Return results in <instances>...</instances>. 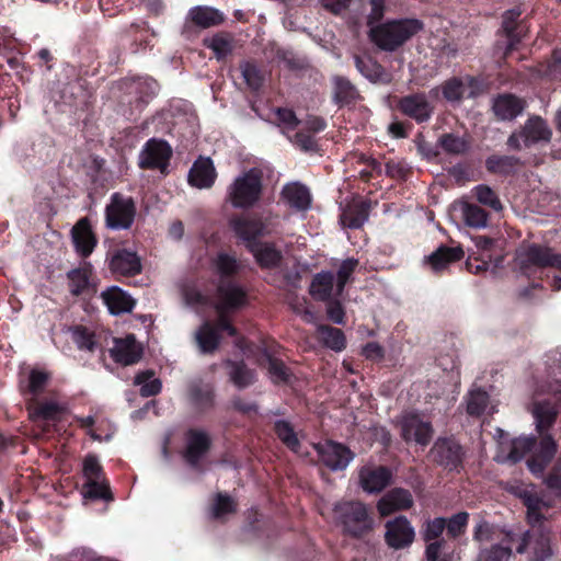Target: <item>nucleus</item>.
<instances>
[{"instance_id":"obj_1","label":"nucleus","mask_w":561,"mask_h":561,"mask_svg":"<svg viewBox=\"0 0 561 561\" xmlns=\"http://www.w3.org/2000/svg\"><path fill=\"white\" fill-rule=\"evenodd\" d=\"M511 492L518 497L526 507V519L531 527H540L549 516L556 497L533 483L517 484Z\"/></svg>"},{"instance_id":"obj_2","label":"nucleus","mask_w":561,"mask_h":561,"mask_svg":"<svg viewBox=\"0 0 561 561\" xmlns=\"http://www.w3.org/2000/svg\"><path fill=\"white\" fill-rule=\"evenodd\" d=\"M423 23L416 19L391 21L370 30L371 41L381 49L392 51L417 34Z\"/></svg>"},{"instance_id":"obj_3","label":"nucleus","mask_w":561,"mask_h":561,"mask_svg":"<svg viewBox=\"0 0 561 561\" xmlns=\"http://www.w3.org/2000/svg\"><path fill=\"white\" fill-rule=\"evenodd\" d=\"M262 172L250 169L238 175L227 188V202L234 208H250L261 198Z\"/></svg>"},{"instance_id":"obj_4","label":"nucleus","mask_w":561,"mask_h":561,"mask_svg":"<svg viewBox=\"0 0 561 561\" xmlns=\"http://www.w3.org/2000/svg\"><path fill=\"white\" fill-rule=\"evenodd\" d=\"M334 519L344 534L360 537L373 528V520L362 502H340L333 510Z\"/></svg>"},{"instance_id":"obj_5","label":"nucleus","mask_w":561,"mask_h":561,"mask_svg":"<svg viewBox=\"0 0 561 561\" xmlns=\"http://www.w3.org/2000/svg\"><path fill=\"white\" fill-rule=\"evenodd\" d=\"M515 262L525 274L547 267L561 270V253L550 247L533 243L517 249Z\"/></svg>"},{"instance_id":"obj_6","label":"nucleus","mask_w":561,"mask_h":561,"mask_svg":"<svg viewBox=\"0 0 561 561\" xmlns=\"http://www.w3.org/2000/svg\"><path fill=\"white\" fill-rule=\"evenodd\" d=\"M247 293L239 285L225 282L218 286L215 309L219 314L218 325L230 335H236V329L226 319L228 312L238 310L247 305Z\"/></svg>"},{"instance_id":"obj_7","label":"nucleus","mask_w":561,"mask_h":561,"mask_svg":"<svg viewBox=\"0 0 561 561\" xmlns=\"http://www.w3.org/2000/svg\"><path fill=\"white\" fill-rule=\"evenodd\" d=\"M136 206L131 197L114 193L105 208L106 226L113 230L128 229L135 219Z\"/></svg>"},{"instance_id":"obj_8","label":"nucleus","mask_w":561,"mask_h":561,"mask_svg":"<svg viewBox=\"0 0 561 561\" xmlns=\"http://www.w3.org/2000/svg\"><path fill=\"white\" fill-rule=\"evenodd\" d=\"M517 553H529L528 561H547L552 554L551 536L548 530L526 531L516 547Z\"/></svg>"},{"instance_id":"obj_9","label":"nucleus","mask_w":561,"mask_h":561,"mask_svg":"<svg viewBox=\"0 0 561 561\" xmlns=\"http://www.w3.org/2000/svg\"><path fill=\"white\" fill-rule=\"evenodd\" d=\"M550 138L551 129L542 118L535 116L525 123L519 133L510 136L507 145L514 150H520L539 141H549Z\"/></svg>"},{"instance_id":"obj_10","label":"nucleus","mask_w":561,"mask_h":561,"mask_svg":"<svg viewBox=\"0 0 561 561\" xmlns=\"http://www.w3.org/2000/svg\"><path fill=\"white\" fill-rule=\"evenodd\" d=\"M171 156L172 148L167 141L152 138L139 152L138 164L141 169H159L164 174Z\"/></svg>"},{"instance_id":"obj_11","label":"nucleus","mask_w":561,"mask_h":561,"mask_svg":"<svg viewBox=\"0 0 561 561\" xmlns=\"http://www.w3.org/2000/svg\"><path fill=\"white\" fill-rule=\"evenodd\" d=\"M401 436L407 443L427 446L433 438L434 428L431 422L423 420L419 414L408 413L400 420Z\"/></svg>"},{"instance_id":"obj_12","label":"nucleus","mask_w":561,"mask_h":561,"mask_svg":"<svg viewBox=\"0 0 561 561\" xmlns=\"http://www.w3.org/2000/svg\"><path fill=\"white\" fill-rule=\"evenodd\" d=\"M385 528V541L391 549H405L415 539V529L405 516H398L388 520Z\"/></svg>"},{"instance_id":"obj_13","label":"nucleus","mask_w":561,"mask_h":561,"mask_svg":"<svg viewBox=\"0 0 561 561\" xmlns=\"http://www.w3.org/2000/svg\"><path fill=\"white\" fill-rule=\"evenodd\" d=\"M321 462L331 470L345 469L353 459V453L342 444L327 440L314 446Z\"/></svg>"},{"instance_id":"obj_14","label":"nucleus","mask_w":561,"mask_h":561,"mask_svg":"<svg viewBox=\"0 0 561 561\" xmlns=\"http://www.w3.org/2000/svg\"><path fill=\"white\" fill-rule=\"evenodd\" d=\"M551 392L556 398L554 402L550 400H538L534 401L529 408L536 423V430L539 433L546 432L556 421L558 415L557 403L561 402V389L550 388Z\"/></svg>"},{"instance_id":"obj_15","label":"nucleus","mask_w":561,"mask_h":561,"mask_svg":"<svg viewBox=\"0 0 561 561\" xmlns=\"http://www.w3.org/2000/svg\"><path fill=\"white\" fill-rule=\"evenodd\" d=\"M430 454L434 461L449 470L456 469L462 459L460 445L451 438H438Z\"/></svg>"},{"instance_id":"obj_16","label":"nucleus","mask_w":561,"mask_h":561,"mask_svg":"<svg viewBox=\"0 0 561 561\" xmlns=\"http://www.w3.org/2000/svg\"><path fill=\"white\" fill-rule=\"evenodd\" d=\"M142 345L136 341L133 334L125 337L115 339L110 350L112 358L122 365H133L140 360L142 356Z\"/></svg>"},{"instance_id":"obj_17","label":"nucleus","mask_w":561,"mask_h":561,"mask_svg":"<svg viewBox=\"0 0 561 561\" xmlns=\"http://www.w3.org/2000/svg\"><path fill=\"white\" fill-rule=\"evenodd\" d=\"M210 447L208 434L202 430H190L185 435L184 459L191 466H195L206 455Z\"/></svg>"},{"instance_id":"obj_18","label":"nucleus","mask_w":561,"mask_h":561,"mask_svg":"<svg viewBox=\"0 0 561 561\" xmlns=\"http://www.w3.org/2000/svg\"><path fill=\"white\" fill-rule=\"evenodd\" d=\"M536 446L533 437H518L511 442H501L495 456L497 462H517Z\"/></svg>"},{"instance_id":"obj_19","label":"nucleus","mask_w":561,"mask_h":561,"mask_svg":"<svg viewBox=\"0 0 561 561\" xmlns=\"http://www.w3.org/2000/svg\"><path fill=\"white\" fill-rule=\"evenodd\" d=\"M414 501L410 491L397 488L387 492L377 504L381 516H388L398 511H405L413 506Z\"/></svg>"},{"instance_id":"obj_20","label":"nucleus","mask_w":561,"mask_h":561,"mask_svg":"<svg viewBox=\"0 0 561 561\" xmlns=\"http://www.w3.org/2000/svg\"><path fill=\"white\" fill-rule=\"evenodd\" d=\"M231 226L236 234L245 242L249 250H251V244L257 243L255 240L257 237L271 232L270 224H264L260 219L237 218L231 221Z\"/></svg>"},{"instance_id":"obj_21","label":"nucleus","mask_w":561,"mask_h":561,"mask_svg":"<svg viewBox=\"0 0 561 561\" xmlns=\"http://www.w3.org/2000/svg\"><path fill=\"white\" fill-rule=\"evenodd\" d=\"M362 488L368 493H379L391 483L392 473L386 467H365L359 472Z\"/></svg>"},{"instance_id":"obj_22","label":"nucleus","mask_w":561,"mask_h":561,"mask_svg":"<svg viewBox=\"0 0 561 561\" xmlns=\"http://www.w3.org/2000/svg\"><path fill=\"white\" fill-rule=\"evenodd\" d=\"M478 82L471 77L451 78L442 84V92L448 102H459L463 96L477 95Z\"/></svg>"},{"instance_id":"obj_23","label":"nucleus","mask_w":561,"mask_h":561,"mask_svg":"<svg viewBox=\"0 0 561 561\" xmlns=\"http://www.w3.org/2000/svg\"><path fill=\"white\" fill-rule=\"evenodd\" d=\"M101 298L108 312L114 316L130 312L135 307L131 296L117 286H111L103 290Z\"/></svg>"},{"instance_id":"obj_24","label":"nucleus","mask_w":561,"mask_h":561,"mask_svg":"<svg viewBox=\"0 0 561 561\" xmlns=\"http://www.w3.org/2000/svg\"><path fill=\"white\" fill-rule=\"evenodd\" d=\"M400 111L409 117L422 123L430 119L433 107L424 94H411L399 101Z\"/></svg>"},{"instance_id":"obj_25","label":"nucleus","mask_w":561,"mask_h":561,"mask_svg":"<svg viewBox=\"0 0 561 561\" xmlns=\"http://www.w3.org/2000/svg\"><path fill=\"white\" fill-rule=\"evenodd\" d=\"M540 434V442L534 451V458L527 462L533 473H541L545 467L552 460L558 449V445L551 435Z\"/></svg>"},{"instance_id":"obj_26","label":"nucleus","mask_w":561,"mask_h":561,"mask_svg":"<svg viewBox=\"0 0 561 561\" xmlns=\"http://www.w3.org/2000/svg\"><path fill=\"white\" fill-rule=\"evenodd\" d=\"M217 173L209 158H199L188 173V182L197 188H209L215 183Z\"/></svg>"},{"instance_id":"obj_27","label":"nucleus","mask_w":561,"mask_h":561,"mask_svg":"<svg viewBox=\"0 0 561 561\" xmlns=\"http://www.w3.org/2000/svg\"><path fill=\"white\" fill-rule=\"evenodd\" d=\"M72 240L77 251L82 256H88L92 253L96 244V240L87 218L80 219L72 228Z\"/></svg>"},{"instance_id":"obj_28","label":"nucleus","mask_w":561,"mask_h":561,"mask_svg":"<svg viewBox=\"0 0 561 561\" xmlns=\"http://www.w3.org/2000/svg\"><path fill=\"white\" fill-rule=\"evenodd\" d=\"M282 198L298 210H306L311 204L309 190L298 182L286 184L282 190Z\"/></svg>"},{"instance_id":"obj_29","label":"nucleus","mask_w":561,"mask_h":561,"mask_svg":"<svg viewBox=\"0 0 561 561\" xmlns=\"http://www.w3.org/2000/svg\"><path fill=\"white\" fill-rule=\"evenodd\" d=\"M463 257V250L460 247H439L426 257V262L433 272L439 273L453 263Z\"/></svg>"},{"instance_id":"obj_30","label":"nucleus","mask_w":561,"mask_h":561,"mask_svg":"<svg viewBox=\"0 0 561 561\" xmlns=\"http://www.w3.org/2000/svg\"><path fill=\"white\" fill-rule=\"evenodd\" d=\"M310 294L317 300H329L342 294L335 293L334 277L331 272L318 273L310 285Z\"/></svg>"},{"instance_id":"obj_31","label":"nucleus","mask_w":561,"mask_h":561,"mask_svg":"<svg viewBox=\"0 0 561 561\" xmlns=\"http://www.w3.org/2000/svg\"><path fill=\"white\" fill-rule=\"evenodd\" d=\"M111 270L122 275H135L141 270L140 259L135 252L117 251L111 260Z\"/></svg>"},{"instance_id":"obj_32","label":"nucleus","mask_w":561,"mask_h":561,"mask_svg":"<svg viewBox=\"0 0 561 561\" xmlns=\"http://www.w3.org/2000/svg\"><path fill=\"white\" fill-rule=\"evenodd\" d=\"M369 204L365 201H354L343 210L341 222L344 227L356 229L368 219Z\"/></svg>"},{"instance_id":"obj_33","label":"nucleus","mask_w":561,"mask_h":561,"mask_svg":"<svg viewBox=\"0 0 561 561\" xmlns=\"http://www.w3.org/2000/svg\"><path fill=\"white\" fill-rule=\"evenodd\" d=\"M524 110V102L514 95H501L493 104L494 114L502 121L513 119Z\"/></svg>"},{"instance_id":"obj_34","label":"nucleus","mask_w":561,"mask_h":561,"mask_svg":"<svg viewBox=\"0 0 561 561\" xmlns=\"http://www.w3.org/2000/svg\"><path fill=\"white\" fill-rule=\"evenodd\" d=\"M355 65L358 71L371 82L386 83L390 81L385 69L370 57H356Z\"/></svg>"},{"instance_id":"obj_35","label":"nucleus","mask_w":561,"mask_h":561,"mask_svg":"<svg viewBox=\"0 0 561 561\" xmlns=\"http://www.w3.org/2000/svg\"><path fill=\"white\" fill-rule=\"evenodd\" d=\"M317 339L327 347L341 352L345 347L344 333L336 328L318 324L317 325Z\"/></svg>"},{"instance_id":"obj_36","label":"nucleus","mask_w":561,"mask_h":561,"mask_svg":"<svg viewBox=\"0 0 561 561\" xmlns=\"http://www.w3.org/2000/svg\"><path fill=\"white\" fill-rule=\"evenodd\" d=\"M219 325L213 327L210 323H204L196 332V341L203 353H211L219 345ZM220 330H222L220 328Z\"/></svg>"},{"instance_id":"obj_37","label":"nucleus","mask_w":561,"mask_h":561,"mask_svg":"<svg viewBox=\"0 0 561 561\" xmlns=\"http://www.w3.org/2000/svg\"><path fill=\"white\" fill-rule=\"evenodd\" d=\"M460 210L468 227L481 229L488 225V214L481 207L467 202L460 203Z\"/></svg>"},{"instance_id":"obj_38","label":"nucleus","mask_w":561,"mask_h":561,"mask_svg":"<svg viewBox=\"0 0 561 561\" xmlns=\"http://www.w3.org/2000/svg\"><path fill=\"white\" fill-rule=\"evenodd\" d=\"M192 21L201 27H210L220 24L224 15L209 7H196L190 11Z\"/></svg>"},{"instance_id":"obj_39","label":"nucleus","mask_w":561,"mask_h":561,"mask_svg":"<svg viewBox=\"0 0 561 561\" xmlns=\"http://www.w3.org/2000/svg\"><path fill=\"white\" fill-rule=\"evenodd\" d=\"M250 251L253 253L260 265L264 267L276 266L280 261L279 251L268 243L257 242L256 244H251Z\"/></svg>"},{"instance_id":"obj_40","label":"nucleus","mask_w":561,"mask_h":561,"mask_svg":"<svg viewBox=\"0 0 561 561\" xmlns=\"http://www.w3.org/2000/svg\"><path fill=\"white\" fill-rule=\"evenodd\" d=\"M134 385L139 388L142 397L156 396L162 388L160 379L156 377L152 370L138 373L135 376Z\"/></svg>"},{"instance_id":"obj_41","label":"nucleus","mask_w":561,"mask_h":561,"mask_svg":"<svg viewBox=\"0 0 561 561\" xmlns=\"http://www.w3.org/2000/svg\"><path fill=\"white\" fill-rule=\"evenodd\" d=\"M226 364L230 367L229 377L236 387L241 389L254 382V371L249 369L243 363L227 360Z\"/></svg>"},{"instance_id":"obj_42","label":"nucleus","mask_w":561,"mask_h":561,"mask_svg":"<svg viewBox=\"0 0 561 561\" xmlns=\"http://www.w3.org/2000/svg\"><path fill=\"white\" fill-rule=\"evenodd\" d=\"M520 14L522 11L515 8L507 10L503 15V28L510 38L508 49H512L514 45L519 42L523 27L517 25V20Z\"/></svg>"},{"instance_id":"obj_43","label":"nucleus","mask_w":561,"mask_h":561,"mask_svg":"<svg viewBox=\"0 0 561 561\" xmlns=\"http://www.w3.org/2000/svg\"><path fill=\"white\" fill-rule=\"evenodd\" d=\"M68 278L69 289L76 296L95 291L85 270H73L68 274Z\"/></svg>"},{"instance_id":"obj_44","label":"nucleus","mask_w":561,"mask_h":561,"mask_svg":"<svg viewBox=\"0 0 561 561\" xmlns=\"http://www.w3.org/2000/svg\"><path fill=\"white\" fill-rule=\"evenodd\" d=\"M204 45L211 49L218 59L227 57L232 51V41L228 35H215L204 39Z\"/></svg>"},{"instance_id":"obj_45","label":"nucleus","mask_w":561,"mask_h":561,"mask_svg":"<svg viewBox=\"0 0 561 561\" xmlns=\"http://www.w3.org/2000/svg\"><path fill=\"white\" fill-rule=\"evenodd\" d=\"M71 339L81 351L94 352L96 347L95 335L83 327H76L71 330Z\"/></svg>"},{"instance_id":"obj_46","label":"nucleus","mask_w":561,"mask_h":561,"mask_svg":"<svg viewBox=\"0 0 561 561\" xmlns=\"http://www.w3.org/2000/svg\"><path fill=\"white\" fill-rule=\"evenodd\" d=\"M473 194L480 204L490 207L494 211L502 210V203L490 186L483 184L477 185L473 188Z\"/></svg>"},{"instance_id":"obj_47","label":"nucleus","mask_w":561,"mask_h":561,"mask_svg":"<svg viewBox=\"0 0 561 561\" xmlns=\"http://www.w3.org/2000/svg\"><path fill=\"white\" fill-rule=\"evenodd\" d=\"M358 266V261L356 259H346L344 260L336 272V283H335V293L342 294L345 285L352 279V275Z\"/></svg>"},{"instance_id":"obj_48","label":"nucleus","mask_w":561,"mask_h":561,"mask_svg":"<svg viewBox=\"0 0 561 561\" xmlns=\"http://www.w3.org/2000/svg\"><path fill=\"white\" fill-rule=\"evenodd\" d=\"M489 403V396L483 390H472L467 398V412L470 415H481Z\"/></svg>"},{"instance_id":"obj_49","label":"nucleus","mask_w":561,"mask_h":561,"mask_svg":"<svg viewBox=\"0 0 561 561\" xmlns=\"http://www.w3.org/2000/svg\"><path fill=\"white\" fill-rule=\"evenodd\" d=\"M263 357L268 364V374L270 378L274 383L287 382L289 378L288 370L283 362L273 358L265 351L263 352Z\"/></svg>"},{"instance_id":"obj_50","label":"nucleus","mask_w":561,"mask_h":561,"mask_svg":"<svg viewBox=\"0 0 561 561\" xmlns=\"http://www.w3.org/2000/svg\"><path fill=\"white\" fill-rule=\"evenodd\" d=\"M446 528V519L444 517H436L425 522L421 531L422 538L426 542L436 541L444 529Z\"/></svg>"},{"instance_id":"obj_51","label":"nucleus","mask_w":561,"mask_h":561,"mask_svg":"<svg viewBox=\"0 0 561 561\" xmlns=\"http://www.w3.org/2000/svg\"><path fill=\"white\" fill-rule=\"evenodd\" d=\"M84 495L91 499L111 500V493L107 482L104 478L89 480L84 484Z\"/></svg>"},{"instance_id":"obj_52","label":"nucleus","mask_w":561,"mask_h":561,"mask_svg":"<svg viewBox=\"0 0 561 561\" xmlns=\"http://www.w3.org/2000/svg\"><path fill=\"white\" fill-rule=\"evenodd\" d=\"M469 514L459 512L446 519L447 534L451 538H457L465 534L468 526Z\"/></svg>"},{"instance_id":"obj_53","label":"nucleus","mask_w":561,"mask_h":561,"mask_svg":"<svg viewBox=\"0 0 561 561\" xmlns=\"http://www.w3.org/2000/svg\"><path fill=\"white\" fill-rule=\"evenodd\" d=\"M545 484L551 495L561 499V453L551 471L545 478Z\"/></svg>"},{"instance_id":"obj_54","label":"nucleus","mask_w":561,"mask_h":561,"mask_svg":"<svg viewBox=\"0 0 561 561\" xmlns=\"http://www.w3.org/2000/svg\"><path fill=\"white\" fill-rule=\"evenodd\" d=\"M236 503L226 494H217L211 506V515L215 518H225L227 515L234 513Z\"/></svg>"},{"instance_id":"obj_55","label":"nucleus","mask_w":561,"mask_h":561,"mask_svg":"<svg viewBox=\"0 0 561 561\" xmlns=\"http://www.w3.org/2000/svg\"><path fill=\"white\" fill-rule=\"evenodd\" d=\"M190 396L193 403L201 410H205L213 404L214 392L209 386H195L191 389Z\"/></svg>"},{"instance_id":"obj_56","label":"nucleus","mask_w":561,"mask_h":561,"mask_svg":"<svg viewBox=\"0 0 561 561\" xmlns=\"http://www.w3.org/2000/svg\"><path fill=\"white\" fill-rule=\"evenodd\" d=\"M512 549L502 545H494L480 551L478 561H508Z\"/></svg>"},{"instance_id":"obj_57","label":"nucleus","mask_w":561,"mask_h":561,"mask_svg":"<svg viewBox=\"0 0 561 561\" xmlns=\"http://www.w3.org/2000/svg\"><path fill=\"white\" fill-rule=\"evenodd\" d=\"M439 144L448 153L460 154L468 149L467 141L462 137L447 134L440 137Z\"/></svg>"},{"instance_id":"obj_58","label":"nucleus","mask_w":561,"mask_h":561,"mask_svg":"<svg viewBox=\"0 0 561 561\" xmlns=\"http://www.w3.org/2000/svg\"><path fill=\"white\" fill-rule=\"evenodd\" d=\"M241 72L249 88L252 90H257L261 87L263 82V76L255 65L250 62L242 64Z\"/></svg>"},{"instance_id":"obj_59","label":"nucleus","mask_w":561,"mask_h":561,"mask_svg":"<svg viewBox=\"0 0 561 561\" xmlns=\"http://www.w3.org/2000/svg\"><path fill=\"white\" fill-rule=\"evenodd\" d=\"M275 431L279 439H282L289 448L296 450L299 445L298 438L288 422L277 421L275 424Z\"/></svg>"},{"instance_id":"obj_60","label":"nucleus","mask_w":561,"mask_h":561,"mask_svg":"<svg viewBox=\"0 0 561 561\" xmlns=\"http://www.w3.org/2000/svg\"><path fill=\"white\" fill-rule=\"evenodd\" d=\"M60 412V407L53 401L41 403L37 408L30 412L32 419L54 420Z\"/></svg>"},{"instance_id":"obj_61","label":"nucleus","mask_w":561,"mask_h":561,"mask_svg":"<svg viewBox=\"0 0 561 561\" xmlns=\"http://www.w3.org/2000/svg\"><path fill=\"white\" fill-rule=\"evenodd\" d=\"M335 95L340 101L348 102L356 98L357 91L354 85L344 78H335Z\"/></svg>"},{"instance_id":"obj_62","label":"nucleus","mask_w":561,"mask_h":561,"mask_svg":"<svg viewBox=\"0 0 561 561\" xmlns=\"http://www.w3.org/2000/svg\"><path fill=\"white\" fill-rule=\"evenodd\" d=\"M83 476L87 481L103 478L102 467L96 456L88 455L83 460Z\"/></svg>"},{"instance_id":"obj_63","label":"nucleus","mask_w":561,"mask_h":561,"mask_svg":"<svg viewBox=\"0 0 561 561\" xmlns=\"http://www.w3.org/2000/svg\"><path fill=\"white\" fill-rule=\"evenodd\" d=\"M216 267L220 275L229 276L238 271L239 264L232 256L220 254L217 257Z\"/></svg>"},{"instance_id":"obj_64","label":"nucleus","mask_w":561,"mask_h":561,"mask_svg":"<svg viewBox=\"0 0 561 561\" xmlns=\"http://www.w3.org/2000/svg\"><path fill=\"white\" fill-rule=\"evenodd\" d=\"M48 380V374L41 370H32L30 374V391L36 396L39 393Z\"/></svg>"}]
</instances>
